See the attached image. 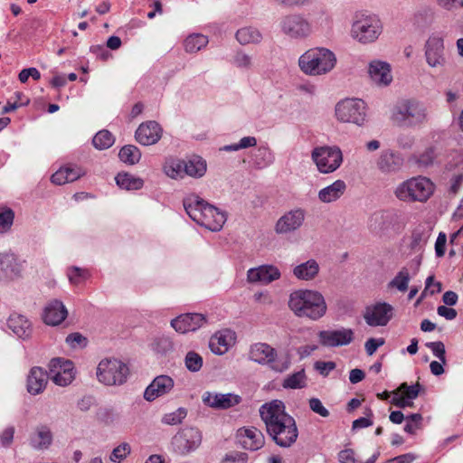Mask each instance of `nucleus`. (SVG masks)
Masks as SVG:
<instances>
[{
    "mask_svg": "<svg viewBox=\"0 0 463 463\" xmlns=\"http://www.w3.org/2000/svg\"><path fill=\"white\" fill-rule=\"evenodd\" d=\"M269 437L280 448H289L298 439V430L295 419L286 411L282 401L265 402L259 410Z\"/></svg>",
    "mask_w": 463,
    "mask_h": 463,
    "instance_id": "f257e3e1",
    "label": "nucleus"
},
{
    "mask_svg": "<svg viewBox=\"0 0 463 463\" xmlns=\"http://www.w3.org/2000/svg\"><path fill=\"white\" fill-rule=\"evenodd\" d=\"M183 204L189 217L198 225L209 231H220L226 222L224 212L208 203L195 194L186 195L184 198Z\"/></svg>",
    "mask_w": 463,
    "mask_h": 463,
    "instance_id": "f03ea898",
    "label": "nucleus"
},
{
    "mask_svg": "<svg viewBox=\"0 0 463 463\" xmlns=\"http://www.w3.org/2000/svg\"><path fill=\"white\" fill-rule=\"evenodd\" d=\"M288 307L298 317L312 321L324 317L327 308L324 296L312 289H298L290 293Z\"/></svg>",
    "mask_w": 463,
    "mask_h": 463,
    "instance_id": "7ed1b4c3",
    "label": "nucleus"
},
{
    "mask_svg": "<svg viewBox=\"0 0 463 463\" xmlns=\"http://www.w3.org/2000/svg\"><path fill=\"white\" fill-rule=\"evenodd\" d=\"M335 64V54L325 47L310 48L298 58L299 69L309 76L325 75L330 72Z\"/></svg>",
    "mask_w": 463,
    "mask_h": 463,
    "instance_id": "20e7f679",
    "label": "nucleus"
},
{
    "mask_svg": "<svg viewBox=\"0 0 463 463\" xmlns=\"http://www.w3.org/2000/svg\"><path fill=\"white\" fill-rule=\"evenodd\" d=\"M391 118L400 127L413 128L426 123L429 119V113L423 102L407 99L395 105Z\"/></svg>",
    "mask_w": 463,
    "mask_h": 463,
    "instance_id": "39448f33",
    "label": "nucleus"
},
{
    "mask_svg": "<svg viewBox=\"0 0 463 463\" xmlns=\"http://www.w3.org/2000/svg\"><path fill=\"white\" fill-rule=\"evenodd\" d=\"M434 192V184L427 177L418 176L401 183L395 196L402 202H426Z\"/></svg>",
    "mask_w": 463,
    "mask_h": 463,
    "instance_id": "423d86ee",
    "label": "nucleus"
},
{
    "mask_svg": "<svg viewBox=\"0 0 463 463\" xmlns=\"http://www.w3.org/2000/svg\"><path fill=\"white\" fill-rule=\"evenodd\" d=\"M249 357L259 364L268 365L276 373L287 371L291 364L288 354L279 356L276 349L266 343L253 344L250 348Z\"/></svg>",
    "mask_w": 463,
    "mask_h": 463,
    "instance_id": "0eeeda50",
    "label": "nucleus"
},
{
    "mask_svg": "<svg viewBox=\"0 0 463 463\" xmlns=\"http://www.w3.org/2000/svg\"><path fill=\"white\" fill-rule=\"evenodd\" d=\"M128 374V366L116 358L102 359L96 370L98 381L107 386L124 384Z\"/></svg>",
    "mask_w": 463,
    "mask_h": 463,
    "instance_id": "6e6552de",
    "label": "nucleus"
},
{
    "mask_svg": "<svg viewBox=\"0 0 463 463\" xmlns=\"http://www.w3.org/2000/svg\"><path fill=\"white\" fill-rule=\"evenodd\" d=\"M383 31L379 17L375 14H362L356 16L351 28V35L362 43L375 42Z\"/></svg>",
    "mask_w": 463,
    "mask_h": 463,
    "instance_id": "1a4fd4ad",
    "label": "nucleus"
},
{
    "mask_svg": "<svg viewBox=\"0 0 463 463\" xmlns=\"http://www.w3.org/2000/svg\"><path fill=\"white\" fill-rule=\"evenodd\" d=\"M280 32L290 40H305L313 33V26L300 13L283 15L279 24Z\"/></svg>",
    "mask_w": 463,
    "mask_h": 463,
    "instance_id": "9d476101",
    "label": "nucleus"
},
{
    "mask_svg": "<svg viewBox=\"0 0 463 463\" xmlns=\"http://www.w3.org/2000/svg\"><path fill=\"white\" fill-rule=\"evenodd\" d=\"M311 158L321 174L336 171L343 163V153L337 146H321L311 152Z\"/></svg>",
    "mask_w": 463,
    "mask_h": 463,
    "instance_id": "9b49d317",
    "label": "nucleus"
},
{
    "mask_svg": "<svg viewBox=\"0 0 463 463\" xmlns=\"http://www.w3.org/2000/svg\"><path fill=\"white\" fill-rule=\"evenodd\" d=\"M336 118L345 123H353L359 127L366 121V104L360 99H345L335 106Z\"/></svg>",
    "mask_w": 463,
    "mask_h": 463,
    "instance_id": "f8f14e48",
    "label": "nucleus"
},
{
    "mask_svg": "<svg viewBox=\"0 0 463 463\" xmlns=\"http://www.w3.org/2000/svg\"><path fill=\"white\" fill-rule=\"evenodd\" d=\"M394 315V307L385 302L378 301L365 307L363 317L365 323L372 327L385 326Z\"/></svg>",
    "mask_w": 463,
    "mask_h": 463,
    "instance_id": "ddd939ff",
    "label": "nucleus"
},
{
    "mask_svg": "<svg viewBox=\"0 0 463 463\" xmlns=\"http://www.w3.org/2000/svg\"><path fill=\"white\" fill-rule=\"evenodd\" d=\"M424 56L431 68H442L447 63L444 39L440 33H431L424 44Z\"/></svg>",
    "mask_w": 463,
    "mask_h": 463,
    "instance_id": "4468645a",
    "label": "nucleus"
},
{
    "mask_svg": "<svg viewBox=\"0 0 463 463\" xmlns=\"http://www.w3.org/2000/svg\"><path fill=\"white\" fill-rule=\"evenodd\" d=\"M202 443L201 431L193 427L181 429L172 439V445L176 453L186 455L194 451Z\"/></svg>",
    "mask_w": 463,
    "mask_h": 463,
    "instance_id": "2eb2a0df",
    "label": "nucleus"
},
{
    "mask_svg": "<svg viewBox=\"0 0 463 463\" xmlns=\"http://www.w3.org/2000/svg\"><path fill=\"white\" fill-rule=\"evenodd\" d=\"M49 371L50 378L59 386H67L75 378L74 364L67 359H52L49 364Z\"/></svg>",
    "mask_w": 463,
    "mask_h": 463,
    "instance_id": "dca6fc26",
    "label": "nucleus"
},
{
    "mask_svg": "<svg viewBox=\"0 0 463 463\" xmlns=\"http://www.w3.org/2000/svg\"><path fill=\"white\" fill-rule=\"evenodd\" d=\"M306 212L302 208H295L285 213L275 224L278 234H288L298 230L304 223Z\"/></svg>",
    "mask_w": 463,
    "mask_h": 463,
    "instance_id": "f3484780",
    "label": "nucleus"
},
{
    "mask_svg": "<svg viewBox=\"0 0 463 463\" xmlns=\"http://www.w3.org/2000/svg\"><path fill=\"white\" fill-rule=\"evenodd\" d=\"M208 322L206 316L201 313H185L171 320V326L180 334L194 332Z\"/></svg>",
    "mask_w": 463,
    "mask_h": 463,
    "instance_id": "a211bd4d",
    "label": "nucleus"
},
{
    "mask_svg": "<svg viewBox=\"0 0 463 463\" xmlns=\"http://www.w3.org/2000/svg\"><path fill=\"white\" fill-rule=\"evenodd\" d=\"M175 387L174 379L166 374L156 376L146 386L143 397L147 402H154L159 397L169 394Z\"/></svg>",
    "mask_w": 463,
    "mask_h": 463,
    "instance_id": "6ab92c4d",
    "label": "nucleus"
},
{
    "mask_svg": "<svg viewBox=\"0 0 463 463\" xmlns=\"http://www.w3.org/2000/svg\"><path fill=\"white\" fill-rule=\"evenodd\" d=\"M351 328L342 327L337 330H323L318 334L319 341L322 345L327 347H337L348 345L353 342L354 335Z\"/></svg>",
    "mask_w": 463,
    "mask_h": 463,
    "instance_id": "aec40b11",
    "label": "nucleus"
},
{
    "mask_svg": "<svg viewBox=\"0 0 463 463\" xmlns=\"http://www.w3.org/2000/svg\"><path fill=\"white\" fill-rule=\"evenodd\" d=\"M239 445L247 450L256 451L261 449L265 443L263 433L255 427H242L237 430Z\"/></svg>",
    "mask_w": 463,
    "mask_h": 463,
    "instance_id": "412c9836",
    "label": "nucleus"
},
{
    "mask_svg": "<svg viewBox=\"0 0 463 463\" xmlns=\"http://www.w3.org/2000/svg\"><path fill=\"white\" fill-rule=\"evenodd\" d=\"M163 134L161 126L154 120L141 123L135 132V138L142 146H152L156 144Z\"/></svg>",
    "mask_w": 463,
    "mask_h": 463,
    "instance_id": "4be33fe9",
    "label": "nucleus"
},
{
    "mask_svg": "<svg viewBox=\"0 0 463 463\" xmlns=\"http://www.w3.org/2000/svg\"><path fill=\"white\" fill-rule=\"evenodd\" d=\"M203 404L208 407L226 410L239 404L241 402V396L234 393H217L205 392L202 397Z\"/></svg>",
    "mask_w": 463,
    "mask_h": 463,
    "instance_id": "5701e85b",
    "label": "nucleus"
},
{
    "mask_svg": "<svg viewBox=\"0 0 463 463\" xmlns=\"http://www.w3.org/2000/svg\"><path fill=\"white\" fill-rule=\"evenodd\" d=\"M279 269L274 265H260L251 268L247 272V279L250 283L269 284L280 278Z\"/></svg>",
    "mask_w": 463,
    "mask_h": 463,
    "instance_id": "b1692460",
    "label": "nucleus"
},
{
    "mask_svg": "<svg viewBox=\"0 0 463 463\" xmlns=\"http://www.w3.org/2000/svg\"><path fill=\"white\" fill-rule=\"evenodd\" d=\"M68 316V310L59 299H52L43 308V320L48 326H58Z\"/></svg>",
    "mask_w": 463,
    "mask_h": 463,
    "instance_id": "393cba45",
    "label": "nucleus"
},
{
    "mask_svg": "<svg viewBox=\"0 0 463 463\" xmlns=\"http://www.w3.org/2000/svg\"><path fill=\"white\" fill-rule=\"evenodd\" d=\"M368 73L372 80L379 86H388L392 80L391 66L386 61L379 60L371 61Z\"/></svg>",
    "mask_w": 463,
    "mask_h": 463,
    "instance_id": "a878e982",
    "label": "nucleus"
},
{
    "mask_svg": "<svg viewBox=\"0 0 463 463\" xmlns=\"http://www.w3.org/2000/svg\"><path fill=\"white\" fill-rule=\"evenodd\" d=\"M8 329L18 338L25 340L32 335V324L26 317L20 314H11L7 319Z\"/></svg>",
    "mask_w": 463,
    "mask_h": 463,
    "instance_id": "bb28decb",
    "label": "nucleus"
},
{
    "mask_svg": "<svg viewBox=\"0 0 463 463\" xmlns=\"http://www.w3.org/2000/svg\"><path fill=\"white\" fill-rule=\"evenodd\" d=\"M233 339L234 333L232 330L218 331L210 338L209 348L214 354H224L231 347Z\"/></svg>",
    "mask_w": 463,
    "mask_h": 463,
    "instance_id": "cd10ccee",
    "label": "nucleus"
},
{
    "mask_svg": "<svg viewBox=\"0 0 463 463\" xmlns=\"http://www.w3.org/2000/svg\"><path fill=\"white\" fill-rule=\"evenodd\" d=\"M85 175V171L74 165H69L65 166L60 167L52 176V183L62 185L67 183L74 182L83 176Z\"/></svg>",
    "mask_w": 463,
    "mask_h": 463,
    "instance_id": "c85d7f7f",
    "label": "nucleus"
},
{
    "mask_svg": "<svg viewBox=\"0 0 463 463\" xmlns=\"http://www.w3.org/2000/svg\"><path fill=\"white\" fill-rule=\"evenodd\" d=\"M49 377V373L41 367L32 368L27 377L28 392L33 395L43 392L46 387Z\"/></svg>",
    "mask_w": 463,
    "mask_h": 463,
    "instance_id": "c756f323",
    "label": "nucleus"
},
{
    "mask_svg": "<svg viewBox=\"0 0 463 463\" xmlns=\"http://www.w3.org/2000/svg\"><path fill=\"white\" fill-rule=\"evenodd\" d=\"M402 165L403 158L392 150L383 151L377 162L378 168L383 173L397 172Z\"/></svg>",
    "mask_w": 463,
    "mask_h": 463,
    "instance_id": "7c9ffc66",
    "label": "nucleus"
},
{
    "mask_svg": "<svg viewBox=\"0 0 463 463\" xmlns=\"http://www.w3.org/2000/svg\"><path fill=\"white\" fill-rule=\"evenodd\" d=\"M0 270L10 279L19 278L22 274L23 265L14 253H0Z\"/></svg>",
    "mask_w": 463,
    "mask_h": 463,
    "instance_id": "2f4dec72",
    "label": "nucleus"
},
{
    "mask_svg": "<svg viewBox=\"0 0 463 463\" xmlns=\"http://www.w3.org/2000/svg\"><path fill=\"white\" fill-rule=\"evenodd\" d=\"M346 184L345 181L337 179L331 184L322 188L317 194L319 201L329 203L338 200L345 192Z\"/></svg>",
    "mask_w": 463,
    "mask_h": 463,
    "instance_id": "473e14b6",
    "label": "nucleus"
},
{
    "mask_svg": "<svg viewBox=\"0 0 463 463\" xmlns=\"http://www.w3.org/2000/svg\"><path fill=\"white\" fill-rule=\"evenodd\" d=\"M320 269L318 262L310 259L303 263L297 265L293 269V275L300 280H311L317 277Z\"/></svg>",
    "mask_w": 463,
    "mask_h": 463,
    "instance_id": "72a5a7b5",
    "label": "nucleus"
},
{
    "mask_svg": "<svg viewBox=\"0 0 463 463\" xmlns=\"http://www.w3.org/2000/svg\"><path fill=\"white\" fill-rule=\"evenodd\" d=\"M275 161V155L268 146H259L251 156V163L256 169H264Z\"/></svg>",
    "mask_w": 463,
    "mask_h": 463,
    "instance_id": "f704fd0d",
    "label": "nucleus"
},
{
    "mask_svg": "<svg viewBox=\"0 0 463 463\" xmlns=\"http://www.w3.org/2000/svg\"><path fill=\"white\" fill-rule=\"evenodd\" d=\"M116 184L121 189L127 191L140 190L144 186V180L132 174L120 172L115 176Z\"/></svg>",
    "mask_w": 463,
    "mask_h": 463,
    "instance_id": "c9c22d12",
    "label": "nucleus"
},
{
    "mask_svg": "<svg viewBox=\"0 0 463 463\" xmlns=\"http://www.w3.org/2000/svg\"><path fill=\"white\" fill-rule=\"evenodd\" d=\"M206 169V162L201 156H194L184 161V173L189 176L194 178L202 177L205 174Z\"/></svg>",
    "mask_w": 463,
    "mask_h": 463,
    "instance_id": "e433bc0d",
    "label": "nucleus"
},
{
    "mask_svg": "<svg viewBox=\"0 0 463 463\" xmlns=\"http://www.w3.org/2000/svg\"><path fill=\"white\" fill-rule=\"evenodd\" d=\"M52 440V435L51 430L45 427H39L34 434L31 437L30 444L33 449H41L47 448Z\"/></svg>",
    "mask_w": 463,
    "mask_h": 463,
    "instance_id": "4c0bfd02",
    "label": "nucleus"
},
{
    "mask_svg": "<svg viewBox=\"0 0 463 463\" xmlns=\"http://www.w3.org/2000/svg\"><path fill=\"white\" fill-rule=\"evenodd\" d=\"M400 218V214L395 210L379 211L373 214L372 220L380 222L381 229H389L394 226Z\"/></svg>",
    "mask_w": 463,
    "mask_h": 463,
    "instance_id": "58836bf2",
    "label": "nucleus"
},
{
    "mask_svg": "<svg viewBox=\"0 0 463 463\" xmlns=\"http://www.w3.org/2000/svg\"><path fill=\"white\" fill-rule=\"evenodd\" d=\"M236 39L241 44L245 45L260 43L262 39V35L258 29L247 26L237 31Z\"/></svg>",
    "mask_w": 463,
    "mask_h": 463,
    "instance_id": "ea45409f",
    "label": "nucleus"
},
{
    "mask_svg": "<svg viewBox=\"0 0 463 463\" xmlns=\"http://www.w3.org/2000/svg\"><path fill=\"white\" fill-rule=\"evenodd\" d=\"M118 157L123 163L134 165L140 161L141 151L134 145H126L119 150Z\"/></svg>",
    "mask_w": 463,
    "mask_h": 463,
    "instance_id": "a19ab883",
    "label": "nucleus"
},
{
    "mask_svg": "<svg viewBox=\"0 0 463 463\" xmlns=\"http://www.w3.org/2000/svg\"><path fill=\"white\" fill-rule=\"evenodd\" d=\"M307 385V375L304 369L286 376L282 382L285 389H302Z\"/></svg>",
    "mask_w": 463,
    "mask_h": 463,
    "instance_id": "79ce46f5",
    "label": "nucleus"
},
{
    "mask_svg": "<svg viewBox=\"0 0 463 463\" xmlns=\"http://www.w3.org/2000/svg\"><path fill=\"white\" fill-rule=\"evenodd\" d=\"M208 43L207 36L202 33H193L184 40V49L187 52H197Z\"/></svg>",
    "mask_w": 463,
    "mask_h": 463,
    "instance_id": "37998d69",
    "label": "nucleus"
},
{
    "mask_svg": "<svg viewBox=\"0 0 463 463\" xmlns=\"http://www.w3.org/2000/svg\"><path fill=\"white\" fill-rule=\"evenodd\" d=\"M163 169L165 174L173 179L183 178L185 175L184 160L169 159L165 163Z\"/></svg>",
    "mask_w": 463,
    "mask_h": 463,
    "instance_id": "c03bdc74",
    "label": "nucleus"
},
{
    "mask_svg": "<svg viewBox=\"0 0 463 463\" xmlns=\"http://www.w3.org/2000/svg\"><path fill=\"white\" fill-rule=\"evenodd\" d=\"M410 279L411 276L408 269L402 268L389 282L388 287L391 288H396L400 292H405L408 289Z\"/></svg>",
    "mask_w": 463,
    "mask_h": 463,
    "instance_id": "a18cd8bd",
    "label": "nucleus"
},
{
    "mask_svg": "<svg viewBox=\"0 0 463 463\" xmlns=\"http://www.w3.org/2000/svg\"><path fill=\"white\" fill-rule=\"evenodd\" d=\"M114 142V136L106 129L99 131L92 138L93 146L99 150L109 148Z\"/></svg>",
    "mask_w": 463,
    "mask_h": 463,
    "instance_id": "49530a36",
    "label": "nucleus"
},
{
    "mask_svg": "<svg viewBox=\"0 0 463 463\" xmlns=\"http://www.w3.org/2000/svg\"><path fill=\"white\" fill-rule=\"evenodd\" d=\"M203 364V357L194 351H189L184 357V365L189 372H199Z\"/></svg>",
    "mask_w": 463,
    "mask_h": 463,
    "instance_id": "de8ad7c7",
    "label": "nucleus"
},
{
    "mask_svg": "<svg viewBox=\"0 0 463 463\" xmlns=\"http://www.w3.org/2000/svg\"><path fill=\"white\" fill-rule=\"evenodd\" d=\"M186 415H187V411L183 407H179L178 409H176L174 411L164 414L161 421L163 424H165V425H171V426L178 425L183 421V420L186 417Z\"/></svg>",
    "mask_w": 463,
    "mask_h": 463,
    "instance_id": "09e8293b",
    "label": "nucleus"
},
{
    "mask_svg": "<svg viewBox=\"0 0 463 463\" xmlns=\"http://www.w3.org/2000/svg\"><path fill=\"white\" fill-rule=\"evenodd\" d=\"M67 276L71 284L79 285L88 279L90 273L85 269L73 266L68 268Z\"/></svg>",
    "mask_w": 463,
    "mask_h": 463,
    "instance_id": "8fccbe9b",
    "label": "nucleus"
},
{
    "mask_svg": "<svg viewBox=\"0 0 463 463\" xmlns=\"http://www.w3.org/2000/svg\"><path fill=\"white\" fill-rule=\"evenodd\" d=\"M14 213L9 207H0V232H6L13 225Z\"/></svg>",
    "mask_w": 463,
    "mask_h": 463,
    "instance_id": "3c124183",
    "label": "nucleus"
},
{
    "mask_svg": "<svg viewBox=\"0 0 463 463\" xmlns=\"http://www.w3.org/2000/svg\"><path fill=\"white\" fill-rule=\"evenodd\" d=\"M152 347L156 353L164 354L173 350L174 345L169 336L161 335L154 340Z\"/></svg>",
    "mask_w": 463,
    "mask_h": 463,
    "instance_id": "603ef678",
    "label": "nucleus"
},
{
    "mask_svg": "<svg viewBox=\"0 0 463 463\" xmlns=\"http://www.w3.org/2000/svg\"><path fill=\"white\" fill-rule=\"evenodd\" d=\"M435 158V148L430 146L420 153L415 162L419 167L426 168L433 165Z\"/></svg>",
    "mask_w": 463,
    "mask_h": 463,
    "instance_id": "864d4df0",
    "label": "nucleus"
},
{
    "mask_svg": "<svg viewBox=\"0 0 463 463\" xmlns=\"http://www.w3.org/2000/svg\"><path fill=\"white\" fill-rule=\"evenodd\" d=\"M131 453V447L128 443L123 442L119 444L118 447H116L111 454H110V460L112 462H118L120 463L123 461Z\"/></svg>",
    "mask_w": 463,
    "mask_h": 463,
    "instance_id": "5fc2aeb1",
    "label": "nucleus"
},
{
    "mask_svg": "<svg viewBox=\"0 0 463 463\" xmlns=\"http://www.w3.org/2000/svg\"><path fill=\"white\" fill-rule=\"evenodd\" d=\"M405 420L404 431L409 434H414L421 426L422 415L420 413H411L406 416Z\"/></svg>",
    "mask_w": 463,
    "mask_h": 463,
    "instance_id": "6e6d98bb",
    "label": "nucleus"
},
{
    "mask_svg": "<svg viewBox=\"0 0 463 463\" xmlns=\"http://www.w3.org/2000/svg\"><path fill=\"white\" fill-rule=\"evenodd\" d=\"M426 347L429 348L432 354L437 357L442 364H446V348L441 341L427 342Z\"/></svg>",
    "mask_w": 463,
    "mask_h": 463,
    "instance_id": "4d7b16f0",
    "label": "nucleus"
},
{
    "mask_svg": "<svg viewBox=\"0 0 463 463\" xmlns=\"http://www.w3.org/2000/svg\"><path fill=\"white\" fill-rule=\"evenodd\" d=\"M65 341L71 348L74 349L85 347L88 344L87 338L78 332L68 335Z\"/></svg>",
    "mask_w": 463,
    "mask_h": 463,
    "instance_id": "13d9d810",
    "label": "nucleus"
},
{
    "mask_svg": "<svg viewBox=\"0 0 463 463\" xmlns=\"http://www.w3.org/2000/svg\"><path fill=\"white\" fill-rule=\"evenodd\" d=\"M420 390L421 385L419 383L412 385H408L407 383H403L399 388V391L404 392V395L411 402H413V400L418 397Z\"/></svg>",
    "mask_w": 463,
    "mask_h": 463,
    "instance_id": "bf43d9fd",
    "label": "nucleus"
},
{
    "mask_svg": "<svg viewBox=\"0 0 463 463\" xmlns=\"http://www.w3.org/2000/svg\"><path fill=\"white\" fill-rule=\"evenodd\" d=\"M335 367H336V364L333 361H328V362L317 361L314 364V368L323 377H327L329 375V373L335 369Z\"/></svg>",
    "mask_w": 463,
    "mask_h": 463,
    "instance_id": "052dcab7",
    "label": "nucleus"
},
{
    "mask_svg": "<svg viewBox=\"0 0 463 463\" xmlns=\"http://www.w3.org/2000/svg\"><path fill=\"white\" fill-rule=\"evenodd\" d=\"M308 404L310 410L319 416L324 418L329 416V411L323 405L322 402L318 398H310Z\"/></svg>",
    "mask_w": 463,
    "mask_h": 463,
    "instance_id": "680f3d73",
    "label": "nucleus"
},
{
    "mask_svg": "<svg viewBox=\"0 0 463 463\" xmlns=\"http://www.w3.org/2000/svg\"><path fill=\"white\" fill-rule=\"evenodd\" d=\"M14 431L15 430L14 426H7L0 432V444L3 447L7 448L12 444Z\"/></svg>",
    "mask_w": 463,
    "mask_h": 463,
    "instance_id": "e2e57ef3",
    "label": "nucleus"
},
{
    "mask_svg": "<svg viewBox=\"0 0 463 463\" xmlns=\"http://www.w3.org/2000/svg\"><path fill=\"white\" fill-rule=\"evenodd\" d=\"M29 77H32L33 80H37L41 78V73L38 69L30 67L23 69L18 74V79L22 83H25Z\"/></svg>",
    "mask_w": 463,
    "mask_h": 463,
    "instance_id": "0e129e2a",
    "label": "nucleus"
},
{
    "mask_svg": "<svg viewBox=\"0 0 463 463\" xmlns=\"http://www.w3.org/2000/svg\"><path fill=\"white\" fill-rule=\"evenodd\" d=\"M385 343L384 339L383 338H369L365 344H364V348H365V352L368 355H373L376 350L383 345Z\"/></svg>",
    "mask_w": 463,
    "mask_h": 463,
    "instance_id": "69168bd1",
    "label": "nucleus"
},
{
    "mask_svg": "<svg viewBox=\"0 0 463 463\" xmlns=\"http://www.w3.org/2000/svg\"><path fill=\"white\" fill-rule=\"evenodd\" d=\"M248 455L244 452H232L227 454L222 463H247Z\"/></svg>",
    "mask_w": 463,
    "mask_h": 463,
    "instance_id": "338daca9",
    "label": "nucleus"
},
{
    "mask_svg": "<svg viewBox=\"0 0 463 463\" xmlns=\"http://www.w3.org/2000/svg\"><path fill=\"white\" fill-rule=\"evenodd\" d=\"M369 417H360L353 421L352 428L354 430H360L364 428H367L373 425V420L370 418L373 416V412L371 409H368V412L366 413Z\"/></svg>",
    "mask_w": 463,
    "mask_h": 463,
    "instance_id": "774afa93",
    "label": "nucleus"
}]
</instances>
